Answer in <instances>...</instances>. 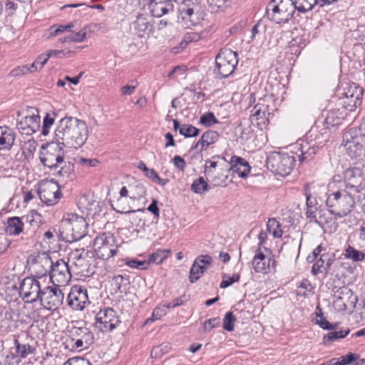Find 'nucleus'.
Here are the masks:
<instances>
[{
    "label": "nucleus",
    "mask_w": 365,
    "mask_h": 365,
    "mask_svg": "<svg viewBox=\"0 0 365 365\" xmlns=\"http://www.w3.org/2000/svg\"><path fill=\"white\" fill-rule=\"evenodd\" d=\"M295 156L287 153L274 151L267 157V168L272 173L280 176L290 174L294 165Z\"/></svg>",
    "instance_id": "nucleus-3"
},
{
    "label": "nucleus",
    "mask_w": 365,
    "mask_h": 365,
    "mask_svg": "<svg viewBox=\"0 0 365 365\" xmlns=\"http://www.w3.org/2000/svg\"><path fill=\"white\" fill-rule=\"evenodd\" d=\"M267 229L268 232L274 237H281L282 235L281 225L274 218L269 219L267 223Z\"/></svg>",
    "instance_id": "nucleus-41"
},
{
    "label": "nucleus",
    "mask_w": 365,
    "mask_h": 365,
    "mask_svg": "<svg viewBox=\"0 0 365 365\" xmlns=\"http://www.w3.org/2000/svg\"><path fill=\"white\" fill-rule=\"evenodd\" d=\"M317 0H294V9L300 12H307L313 9Z\"/></svg>",
    "instance_id": "nucleus-40"
},
{
    "label": "nucleus",
    "mask_w": 365,
    "mask_h": 365,
    "mask_svg": "<svg viewBox=\"0 0 365 365\" xmlns=\"http://www.w3.org/2000/svg\"><path fill=\"white\" fill-rule=\"evenodd\" d=\"M228 170L226 168H218L215 174L210 175L211 182L215 186H226L230 180H228Z\"/></svg>",
    "instance_id": "nucleus-35"
},
{
    "label": "nucleus",
    "mask_w": 365,
    "mask_h": 365,
    "mask_svg": "<svg viewBox=\"0 0 365 365\" xmlns=\"http://www.w3.org/2000/svg\"><path fill=\"white\" fill-rule=\"evenodd\" d=\"M24 223L19 217H10L7 220L6 232L9 235H18L23 232Z\"/></svg>",
    "instance_id": "nucleus-33"
},
{
    "label": "nucleus",
    "mask_w": 365,
    "mask_h": 365,
    "mask_svg": "<svg viewBox=\"0 0 365 365\" xmlns=\"http://www.w3.org/2000/svg\"><path fill=\"white\" fill-rule=\"evenodd\" d=\"M339 120V118L334 117V112H329L326 117L325 123H327V125H334L338 124Z\"/></svg>",
    "instance_id": "nucleus-63"
},
{
    "label": "nucleus",
    "mask_w": 365,
    "mask_h": 365,
    "mask_svg": "<svg viewBox=\"0 0 365 365\" xmlns=\"http://www.w3.org/2000/svg\"><path fill=\"white\" fill-rule=\"evenodd\" d=\"M169 252L170 250H158L155 252L150 255L148 259L149 264L150 263L156 264H161L163 262V260L168 257Z\"/></svg>",
    "instance_id": "nucleus-42"
},
{
    "label": "nucleus",
    "mask_w": 365,
    "mask_h": 365,
    "mask_svg": "<svg viewBox=\"0 0 365 365\" xmlns=\"http://www.w3.org/2000/svg\"><path fill=\"white\" fill-rule=\"evenodd\" d=\"M173 162L175 167L179 169L180 170L183 171L185 170V168L186 166L185 161L180 155H175L173 159Z\"/></svg>",
    "instance_id": "nucleus-62"
},
{
    "label": "nucleus",
    "mask_w": 365,
    "mask_h": 365,
    "mask_svg": "<svg viewBox=\"0 0 365 365\" xmlns=\"http://www.w3.org/2000/svg\"><path fill=\"white\" fill-rule=\"evenodd\" d=\"M40 116L38 110L31 108L28 114L23 116L17 123V128L26 135H31L36 132L40 128Z\"/></svg>",
    "instance_id": "nucleus-23"
},
{
    "label": "nucleus",
    "mask_w": 365,
    "mask_h": 365,
    "mask_svg": "<svg viewBox=\"0 0 365 365\" xmlns=\"http://www.w3.org/2000/svg\"><path fill=\"white\" fill-rule=\"evenodd\" d=\"M240 276L239 274H233L232 276L223 274L222 280L220 285V288L225 289V288L232 285L233 283L238 282L240 279Z\"/></svg>",
    "instance_id": "nucleus-51"
},
{
    "label": "nucleus",
    "mask_w": 365,
    "mask_h": 365,
    "mask_svg": "<svg viewBox=\"0 0 365 365\" xmlns=\"http://www.w3.org/2000/svg\"><path fill=\"white\" fill-rule=\"evenodd\" d=\"M344 145L347 154L355 159L365 158V135L353 136L346 132L343 137Z\"/></svg>",
    "instance_id": "nucleus-13"
},
{
    "label": "nucleus",
    "mask_w": 365,
    "mask_h": 365,
    "mask_svg": "<svg viewBox=\"0 0 365 365\" xmlns=\"http://www.w3.org/2000/svg\"><path fill=\"white\" fill-rule=\"evenodd\" d=\"M346 187L355 192L365 187V173L359 167L349 168L344 175Z\"/></svg>",
    "instance_id": "nucleus-21"
},
{
    "label": "nucleus",
    "mask_w": 365,
    "mask_h": 365,
    "mask_svg": "<svg viewBox=\"0 0 365 365\" xmlns=\"http://www.w3.org/2000/svg\"><path fill=\"white\" fill-rule=\"evenodd\" d=\"M41 289L39 280L26 277L20 284L19 294L26 302L32 303L38 299Z\"/></svg>",
    "instance_id": "nucleus-19"
},
{
    "label": "nucleus",
    "mask_w": 365,
    "mask_h": 365,
    "mask_svg": "<svg viewBox=\"0 0 365 365\" xmlns=\"http://www.w3.org/2000/svg\"><path fill=\"white\" fill-rule=\"evenodd\" d=\"M135 33L140 38L148 37L153 31V24L150 18L140 14L133 24Z\"/></svg>",
    "instance_id": "nucleus-27"
},
{
    "label": "nucleus",
    "mask_w": 365,
    "mask_h": 365,
    "mask_svg": "<svg viewBox=\"0 0 365 365\" xmlns=\"http://www.w3.org/2000/svg\"><path fill=\"white\" fill-rule=\"evenodd\" d=\"M230 163V170L240 178H246L250 172L249 163L242 158L234 155L231 158Z\"/></svg>",
    "instance_id": "nucleus-28"
},
{
    "label": "nucleus",
    "mask_w": 365,
    "mask_h": 365,
    "mask_svg": "<svg viewBox=\"0 0 365 365\" xmlns=\"http://www.w3.org/2000/svg\"><path fill=\"white\" fill-rule=\"evenodd\" d=\"M93 250L98 258L108 260L116 255L118 250V245L110 233L103 232L93 240Z\"/></svg>",
    "instance_id": "nucleus-6"
},
{
    "label": "nucleus",
    "mask_w": 365,
    "mask_h": 365,
    "mask_svg": "<svg viewBox=\"0 0 365 365\" xmlns=\"http://www.w3.org/2000/svg\"><path fill=\"white\" fill-rule=\"evenodd\" d=\"M88 129L85 121L75 117L61 119L54 133L57 142L68 148H78L86 142Z\"/></svg>",
    "instance_id": "nucleus-1"
},
{
    "label": "nucleus",
    "mask_w": 365,
    "mask_h": 365,
    "mask_svg": "<svg viewBox=\"0 0 365 365\" xmlns=\"http://www.w3.org/2000/svg\"><path fill=\"white\" fill-rule=\"evenodd\" d=\"M237 62L236 52L222 50L216 56L215 72L220 78H227L233 73Z\"/></svg>",
    "instance_id": "nucleus-10"
},
{
    "label": "nucleus",
    "mask_w": 365,
    "mask_h": 365,
    "mask_svg": "<svg viewBox=\"0 0 365 365\" xmlns=\"http://www.w3.org/2000/svg\"><path fill=\"white\" fill-rule=\"evenodd\" d=\"M128 284V279L120 274L115 276L111 281V285L113 287V289L115 292H122V287H125Z\"/></svg>",
    "instance_id": "nucleus-45"
},
{
    "label": "nucleus",
    "mask_w": 365,
    "mask_h": 365,
    "mask_svg": "<svg viewBox=\"0 0 365 365\" xmlns=\"http://www.w3.org/2000/svg\"><path fill=\"white\" fill-rule=\"evenodd\" d=\"M236 319L232 312H227L223 319V328L227 331H232L234 329V323Z\"/></svg>",
    "instance_id": "nucleus-53"
},
{
    "label": "nucleus",
    "mask_w": 365,
    "mask_h": 365,
    "mask_svg": "<svg viewBox=\"0 0 365 365\" xmlns=\"http://www.w3.org/2000/svg\"><path fill=\"white\" fill-rule=\"evenodd\" d=\"M120 320L116 312L112 308L100 310L96 317V327L102 332L113 330L119 324Z\"/></svg>",
    "instance_id": "nucleus-18"
},
{
    "label": "nucleus",
    "mask_w": 365,
    "mask_h": 365,
    "mask_svg": "<svg viewBox=\"0 0 365 365\" xmlns=\"http://www.w3.org/2000/svg\"><path fill=\"white\" fill-rule=\"evenodd\" d=\"M125 264L130 268L140 269L142 270L147 269L149 267L148 260L140 261L138 259H132L126 261Z\"/></svg>",
    "instance_id": "nucleus-52"
},
{
    "label": "nucleus",
    "mask_w": 365,
    "mask_h": 365,
    "mask_svg": "<svg viewBox=\"0 0 365 365\" xmlns=\"http://www.w3.org/2000/svg\"><path fill=\"white\" fill-rule=\"evenodd\" d=\"M61 227L68 238L76 241L85 236L87 223L84 217L74 213H67L61 221Z\"/></svg>",
    "instance_id": "nucleus-4"
},
{
    "label": "nucleus",
    "mask_w": 365,
    "mask_h": 365,
    "mask_svg": "<svg viewBox=\"0 0 365 365\" xmlns=\"http://www.w3.org/2000/svg\"><path fill=\"white\" fill-rule=\"evenodd\" d=\"M220 323V319L217 317L210 319L204 322V331H209L213 328L219 327Z\"/></svg>",
    "instance_id": "nucleus-59"
},
{
    "label": "nucleus",
    "mask_w": 365,
    "mask_h": 365,
    "mask_svg": "<svg viewBox=\"0 0 365 365\" xmlns=\"http://www.w3.org/2000/svg\"><path fill=\"white\" fill-rule=\"evenodd\" d=\"M55 120L54 114L47 113L43 118V127H42V134L43 135H47L49 133V129L53 125Z\"/></svg>",
    "instance_id": "nucleus-49"
},
{
    "label": "nucleus",
    "mask_w": 365,
    "mask_h": 365,
    "mask_svg": "<svg viewBox=\"0 0 365 365\" xmlns=\"http://www.w3.org/2000/svg\"><path fill=\"white\" fill-rule=\"evenodd\" d=\"M89 303L87 290L85 287L80 285L72 287L68 295V304L71 309L81 311Z\"/></svg>",
    "instance_id": "nucleus-22"
},
{
    "label": "nucleus",
    "mask_w": 365,
    "mask_h": 365,
    "mask_svg": "<svg viewBox=\"0 0 365 365\" xmlns=\"http://www.w3.org/2000/svg\"><path fill=\"white\" fill-rule=\"evenodd\" d=\"M342 95L347 100L346 103L349 106L356 108L361 104L363 91L356 83H349L344 88Z\"/></svg>",
    "instance_id": "nucleus-26"
},
{
    "label": "nucleus",
    "mask_w": 365,
    "mask_h": 365,
    "mask_svg": "<svg viewBox=\"0 0 365 365\" xmlns=\"http://www.w3.org/2000/svg\"><path fill=\"white\" fill-rule=\"evenodd\" d=\"M76 163L83 168H95L98 165L99 161L96 158H86L78 157L76 159Z\"/></svg>",
    "instance_id": "nucleus-47"
},
{
    "label": "nucleus",
    "mask_w": 365,
    "mask_h": 365,
    "mask_svg": "<svg viewBox=\"0 0 365 365\" xmlns=\"http://www.w3.org/2000/svg\"><path fill=\"white\" fill-rule=\"evenodd\" d=\"M316 143L313 141H307L303 139L297 140L294 144L289 145V151L295 158H298L299 161L302 163L304 160L312 158L317 152Z\"/></svg>",
    "instance_id": "nucleus-20"
},
{
    "label": "nucleus",
    "mask_w": 365,
    "mask_h": 365,
    "mask_svg": "<svg viewBox=\"0 0 365 365\" xmlns=\"http://www.w3.org/2000/svg\"><path fill=\"white\" fill-rule=\"evenodd\" d=\"M218 168H220L218 165L217 163L212 161V160H207L205 162V174L209 177L210 175H212V174H215Z\"/></svg>",
    "instance_id": "nucleus-57"
},
{
    "label": "nucleus",
    "mask_w": 365,
    "mask_h": 365,
    "mask_svg": "<svg viewBox=\"0 0 365 365\" xmlns=\"http://www.w3.org/2000/svg\"><path fill=\"white\" fill-rule=\"evenodd\" d=\"M226 0H207V3L213 12L218 11L220 9H222Z\"/></svg>",
    "instance_id": "nucleus-58"
},
{
    "label": "nucleus",
    "mask_w": 365,
    "mask_h": 365,
    "mask_svg": "<svg viewBox=\"0 0 365 365\" xmlns=\"http://www.w3.org/2000/svg\"><path fill=\"white\" fill-rule=\"evenodd\" d=\"M328 212L334 220L349 215L354 206V200L346 190H338L329 194L326 200Z\"/></svg>",
    "instance_id": "nucleus-2"
},
{
    "label": "nucleus",
    "mask_w": 365,
    "mask_h": 365,
    "mask_svg": "<svg viewBox=\"0 0 365 365\" xmlns=\"http://www.w3.org/2000/svg\"><path fill=\"white\" fill-rule=\"evenodd\" d=\"M252 120L259 121L258 123L264 124L267 119L268 109L267 106L263 103L256 104L252 110Z\"/></svg>",
    "instance_id": "nucleus-32"
},
{
    "label": "nucleus",
    "mask_w": 365,
    "mask_h": 365,
    "mask_svg": "<svg viewBox=\"0 0 365 365\" xmlns=\"http://www.w3.org/2000/svg\"><path fill=\"white\" fill-rule=\"evenodd\" d=\"M28 265L38 278L44 276L50 271L53 264L50 256L46 252H37L31 254L27 260Z\"/></svg>",
    "instance_id": "nucleus-15"
},
{
    "label": "nucleus",
    "mask_w": 365,
    "mask_h": 365,
    "mask_svg": "<svg viewBox=\"0 0 365 365\" xmlns=\"http://www.w3.org/2000/svg\"><path fill=\"white\" fill-rule=\"evenodd\" d=\"M38 299L44 309L55 310L63 303V294L59 287L53 284L42 288Z\"/></svg>",
    "instance_id": "nucleus-12"
},
{
    "label": "nucleus",
    "mask_w": 365,
    "mask_h": 365,
    "mask_svg": "<svg viewBox=\"0 0 365 365\" xmlns=\"http://www.w3.org/2000/svg\"><path fill=\"white\" fill-rule=\"evenodd\" d=\"M212 262V258L208 255H202L196 257L190 270V282L194 283L199 280Z\"/></svg>",
    "instance_id": "nucleus-24"
},
{
    "label": "nucleus",
    "mask_w": 365,
    "mask_h": 365,
    "mask_svg": "<svg viewBox=\"0 0 365 365\" xmlns=\"http://www.w3.org/2000/svg\"><path fill=\"white\" fill-rule=\"evenodd\" d=\"M77 205L81 212L88 215L93 216L100 211L99 202L92 194H85L80 196Z\"/></svg>",
    "instance_id": "nucleus-25"
},
{
    "label": "nucleus",
    "mask_w": 365,
    "mask_h": 365,
    "mask_svg": "<svg viewBox=\"0 0 365 365\" xmlns=\"http://www.w3.org/2000/svg\"><path fill=\"white\" fill-rule=\"evenodd\" d=\"M333 262V256L329 253H324L321 255L320 258L316 261L312 268V272L317 274L322 272L323 269H326L330 267Z\"/></svg>",
    "instance_id": "nucleus-31"
},
{
    "label": "nucleus",
    "mask_w": 365,
    "mask_h": 365,
    "mask_svg": "<svg viewBox=\"0 0 365 365\" xmlns=\"http://www.w3.org/2000/svg\"><path fill=\"white\" fill-rule=\"evenodd\" d=\"M179 133L185 138H191L197 136L200 130L190 124H183L180 127Z\"/></svg>",
    "instance_id": "nucleus-44"
},
{
    "label": "nucleus",
    "mask_w": 365,
    "mask_h": 365,
    "mask_svg": "<svg viewBox=\"0 0 365 365\" xmlns=\"http://www.w3.org/2000/svg\"><path fill=\"white\" fill-rule=\"evenodd\" d=\"M130 199L133 200H139L145 197V189L142 184L136 183L129 185Z\"/></svg>",
    "instance_id": "nucleus-39"
},
{
    "label": "nucleus",
    "mask_w": 365,
    "mask_h": 365,
    "mask_svg": "<svg viewBox=\"0 0 365 365\" xmlns=\"http://www.w3.org/2000/svg\"><path fill=\"white\" fill-rule=\"evenodd\" d=\"M219 139V134L215 130L205 132L199 140L195 143L193 148L200 149V151L206 150L210 145L217 142Z\"/></svg>",
    "instance_id": "nucleus-29"
},
{
    "label": "nucleus",
    "mask_w": 365,
    "mask_h": 365,
    "mask_svg": "<svg viewBox=\"0 0 365 365\" xmlns=\"http://www.w3.org/2000/svg\"><path fill=\"white\" fill-rule=\"evenodd\" d=\"M191 190L197 194H202L209 190V185L202 177H200L192 182Z\"/></svg>",
    "instance_id": "nucleus-43"
},
{
    "label": "nucleus",
    "mask_w": 365,
    "mask_h": 365,
    "mask_svg": "<svg viewBox=\"0 0 365 365\" xmlns=\"http://www.w3.org/2000/svg\"><path fill=\"white\" fill-rule=\"evenodd\" d=\"M149 6L153 16L155 17H160L169 11L172 5L171 3L157 4L155 2H150Z\"/></svg>",
    "instance_id": "nucleus-37"
},
{
    "label": "nucleus",
    "mask_w": 365,
    "mask_h": 365,
    "mask_svg": "<svg viewBox=\"0 0 365 365\" xmlns=\"http://www.w3.org/2000/svg\"><path fill=\"white\" fill-rule=\"evenodd\" d=\"M252 267L257 273L268 274L274 271L276 261L271 251L266 247H259L252 259Z\"/></svg>",
    "instance_id": "nucleus-11"
},
{
    "label": "nucleus",
    "mask_w": 365,
    "mask_h": 365,
    "mask_svg": "<svg viewBox=\"0 0 365 365\" xmlns=\"http://www.w3.org/2000/svg\"><path fill=\"white\" fill-rule=\"evenodd\" d=\"M200 123L207 127H210L217 123V120L212 113H207L202 115Z\"/></svg>",
    "instance_id": "nucleus-54"
},
{
    "label": "nucleus",
    "mask_w": 365,
    "mask_h": 365,
    "mask_svg": "<svg viewBox=\"0 0 365 365\" xmlns=\"http://www.w3.org/2000/svg\"><path fill=\"white\" fill-rule=\"evenodd\" d=\"M70 341L67 345L71 350L82 351L88 349L93 343V334L86 327H72L69 329Z\"/></svg>",
    "instance_id": "nucleus-9"
},
{
    "label": "nucleus",
    "mask_w": 365,
    "mask_h": 365,
    "mask_svg": "<svg viewBox=\"0 0 365 365\" xmlns=\"http://www.w3.org/2000/svg\"><path fill=\"white\" fill-rule=\"evenodd\" d=\"M63 146L56 140L43 147L40 153V160L43 165L52 169L62 163L64 160Z\"/></svg>",
    "instance_id": "nucleus-8"
},
{
    "label": "nucleus",
    "mask_w": 365,
    "mask_h": 365,
    "mask_svg": "<svg viewBox=\"0 0 365 365\" xmlns=\"http://www.w3.org/2000/svg\"><path fill=\"white\" fill-rule=\"evenodd\" d=\"M334 304L339 310H346L347 309V304L341 297H336L334 301Z\"/></svg>",
    "instance_id": "nucleus-64"
},
{
    "label": "nucleus",
    "mask_w": 365,
    "mask_h": 365,
    "mask_svg": "<svg viewBox=\"0 0 365 365\" xmlns=\"http://www.w3.org/2000/svg\"><path fill=\"white\" fill-rule=\"evenodd\" d=\"M119 193H120V197L117 200V202H115L116 207L114 209L118 212H120V213L128 214V213L135 212V210H130L127 207L123 205V198L126 197H129V195H130L129 187L128 188L125 186H123L120 189Z\"/></svg>",
    "instance_id": "nucleus-36"
},
{
    "label": "nucleus",
    "mask_w": 365,
    "mask_h": 365,
    "mask_svg": "<svg viewBox=\"0 0 365 365\" xmlns=\"http://www.w3.org/2000/svg\"><path fill=\"white\" fill-rule=\"evenodd\" d=\"M349 334V330L334 331L329 332L324 338L327 337L329 341L341 339Z\"/></svg>",
    "instance_id": "nucleus-60"
},
{
    "label": "nucleus",
    "mask_w": 365,
    "mask_h": 365,
    "mask_svg": "<svg viewBox=\"0 0 365 365\" xmlns=\"http://www.w3.org/2000/svg\"><path fill=\"white\" fill-rule=\"evenodd\" d=\"M87 34L85 29H81L78 32L71 33L68 35L70 43H80L82 42L86 38Z\"/></svg>",
    "instance_id": "nucleus-55"
},
{
    "label": "nucleus",
    "mask_w": 365,
    "mask_h": 365,
    "mask_svg": "<svg viewBox=\"0 0 365 365\" xmlns=\"http://www.w3.org/2000/svg\"><path fill=\"white\" fill-rule=\"evenodd\" d=\"M14 344L15 346V354L14 357L25 359L29 355L34 353L35 349L29 344L21 343L19 339L14 336Z\"/></svg>",
    "instance_id": "nucleus-34"
},
{
    "label": "nucleus",
    "mask_w": 365,
    "mask_h": 365,
    "mask_svg": "<svg viewBox=\"0 0 365 365\" xmlns=\"http://www.w3.org/2000/svg\"><path fill=\"white\" fill-rule=\"evenodd\" d=\"M28 73H33L29 65L19 66L11 70L10 73L13 77H20Z\"/></svg>",
    "instance_id": "nucleus-50"
},
{
    "label": "nucleus",
    "mask_w": 365,
    "mask_h": 365,
    "mask_svg": "<svg viewBox=\"0 0 365 365\" xmlns=\"http://www.w3.org/2000/svg\"><path fill=\"white\" fill-rule=\"evenodd\" d=\"M38 194L42 202L47 205L56 204L61 198L58 185L53 180H43L38 186Z\"/></svg>",
    "instance_id": "nucleus-16"
},
{
    "label": "nucleus",
    "mask_w": 365,
    "mask_h": 365,
    "mask_svg": "<svg viewBox=\"0 0 365 365\" xmlns=\"http://www.w3.org/2000/svg\"><path fill=\"white\" fill-rule=\"evenodd\" d=\"M48 60L44 53H41L29 65L33 73L41 71Z\"/></svg>",
    "instance_id": "nucleus-46"
},
{
    "label": "nucleus",
    "mask_w": 365,
    "mask_h": 365,
    "mask_svg": "<svg viewBox=\"0 0 365 365\" xmlns=\"http://www.w3.org/2000/svg\"><path fill=\"white\" fill-rule=\"evenodd\" d=\"M71 277L69 265L63 259L53 263L50 269V279L53 285L63 287L68 284Z\"/></svg>",
    "instance_id": "nucleus-17"
},
{
    "label": "nucleus",
    "mask_w": 365,
    "mask_h": 365,
    "mask_svg": "<svg viewBox=\"0 0 365 365\" xmlns=\"http://www.w3.org/2000/svg\"><path fill=\"white\" fill-rule=\"evenodd\" d=\"M63 365H91V364L83 358L73 357L67 360Z\"/></svg>",
    "instance_id": "nucleus-61"
},
{
    "label": "nucleus",
    "mask_w": 365,
    "mask_h": 365,
    "mask_svg": "<svg viewBox=\"0 0 365 365\" xmlns=\"http://www.w3.org/2000/svg\"><path fill=\"white\" fill-rule=\"evenodd\" d=\"M91 253L85 249H76L68 255V263L77 274L85 275L89 270Z\"/></svg>",
    "instance_id": "nucleus-14"
},
{
    "label": "nucleus",
    "mask_w": 365,
    "mask_h": 365,
    "mask_svg": "<svg viewBox=\"0 0 365 365\" xmlns=\"http://www.w3.org/2000/svg\"><path fill=\"white\" fill-rule=\"evenodd\" d=\"M293 0H272L267 6L268 18L277 24L288 21L294 12Z\"/></svg>",
    "instance_id": "nucleus-5"
},
{
    "label": "nucleus",
    "mask_w": 365,
    "mask_h": 365,
    "mask_svg": "<svg viewBox=\"0 0 365 365\" xmlns=\"http://www.w3.org/2000/svg\"><path fill=\"white\" fill-rule=\"evenodd\" d=\"M179 12L187 27L199 24L205 16L204 6L197 0L183 1Z\"/></svg>",
    "instance_id": "nucleus-7"
},
{
    "label": "nucleus",
    "mask_w": 365,
    "mask_h": 365,
    "mask_svg": "<svg viewBox=\"0 0 365 365\" xmlns=\"http://www.w3.org/2000/svg\"><path fill=\"white\" fill-rule=\"evenodd\" d=\"M165 314L166 312L163 307H157L153 309L152 317L147 319L145 323L148 324L150 322L158 320Z\"/></svg>",
    "instance_id": "nucleus-56"
},
{
    "label": "nucleus",
    "mask_w": 365,
    "mask_h": 365,
    "mask_svg": "<svg viewBox=\"0 0 365 365\" xmlns=\"http://www.w3.org/2000/svg\"><path fill=\"white\" fill-rule=\"evenodd\" d=\"M15 134L7 126H0V150H9L14 145Z\"/></svg>",
    "instance_id": "nucleus-30"
},
{
    "label": "nucleus",
    "mask_w": 365,
    "mask_h": 365,
    "mask_svg": "<svg viewBox=\"0 0 365 365\" xmlns=\"http://www.w3.org/2000/svg\"><path fill=\"white\" fill-rule=\"evenodd\" d=\"M148 178L151 179L153 182L164 186L168 182V179H162L160 178L158 174L155 172L154 169L148 168L146 172L144 173Z\"/></svg>",
    "instance_id": "nucleus-48"
},
{
    "label": "nucleus",
    "mask_w": 365,
    "mask_h": 365,
    "mask_svg": "<svg viewBox=\"0 0 365 365\" xmlns=\"http://www.w3.org/2000/svg\"><path fill=\"white\" fill-rule=\"evenodd\" d=\"M344 257L352 262H361L365 258V254L359 250H356L352 246L349 245L344 251Z\"/></svg>",
    "instance_id": "nucleus-38"
}]
</instances>
